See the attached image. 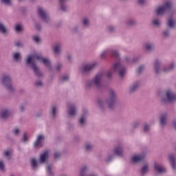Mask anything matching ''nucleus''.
<instances>
[{
  "instance_id": "nucleus-63",
  "label": "nucleus",
  "mask_w": 176,
  "mask_h": 176,
  "mask_svg": "<svg viewBox=\"0 0 176 176\" xmlns=\"http://www.w3.org/2000/svg\"><path fill=\"white\" fill-rule=\"evenodd\" d=\"M15 30H16V32H20L22 31L23 28L20 25H16Z\"/></svg>"
},
{
  "instance_id": "nucleus-22",
  "label": "nucleus",
  "mask_w": 176,
  "mask_h": 176,
  "mask_svg": "<svg viewBox=\"0 0 176 176\" xmlns=\"http://www.w3.org/2000/svg\"><path fill=\"white\" fill-rule=\"evenodd\" d=\"M67 0H58L59 8L61 12H67L68 7L67 6Z\"/></svg>"
},
{
  "instance_id": "nucleus-50",
  "label": "nucleus",
  "mask_w": 176,
  "mask_h": 176,
  "mask_svg": "<svg viewBox=\"0 0 176 176\" xmlns=\"http://www.w3.org/2000/svg\"><path fill=\"white\" fill-rule=\"evenodd\" d=\"M98 104L100 107V109H101L102 111H105V104H104V102H102V100H99L98 101Z\"/></svg>"
},
{
  "instance_id": "nucleus-62",
  "label": "nucleus",
  "mask_w": 176,
  "mask_h": 176,
  "mask_svg": "<svg viewBox=\"0 0 176 176\" xmlns=\"http://www.w3.org/2000/svg\"><path fill=\"white\" fill-rule=\"evenodd\" d=\"M0 171H5V163L3 161H0Z\"/></svg>"
},
{
  "instance_id": "nucleus-45",
  "label": "nucleus",
  "mask_w": 176,
  "mask_h": 176,
  "mask_svg": "<svg viewBox=\"0 0 176 176\" xmlns=\"http://www.w3.org/2000/svg\"><path fill=\"white\" fill-rule=\"evenodd\" d=\"M52 19L50 18V14L47 12H45V24H51Z\"/></svg>"
},
{
  "instance_id": "nucleus-43",
  "label": "nucleus",
  "mask_w": 176,
  "mask_h": 176,
  "mask_svg": "<svg viewBox=\"0 0 176 176\" xmlns=\"http://www.w3.org/2000/svg\"><path fill=\"white\" fill-rule=\"evenodd\" d=\"M30 138H28V134L27 133V132L23 133L21 140V142H24L25 144H27Z\"/></svg>"
},
{
  "instance_id": "nucleus-21",
  "label": "nucleus",
  "mask_w": 176,
  "mask_h": 176,
  "mask_svg": "<svg viewBox=\"0 0 176 176\" xmlns=\"http://www.w3.org/2000/svg\"><path fill=\"white\" fill-rule=\"evenodd\" d=\"M175 65L176 64L175 62H171L168 64V65L164 67L162 71L164 72V74L171 72L175 69Z\"/></svg>"
},
{
  "instance_id": "nucleus-28",
  "label": "nucleus",
  "mask_w": 176,
  "mask_h": 176,
  "mask_svg": "<svg viewBox=\"0 0 176 176\" xmlns=\"http://www.w3.org/2000/svg\"><path fill=\"white\" fill-rule=\"evenodd\" d=\"M0 32L1 34H3V35H8L9 34V30H8V28L5 26V24L3 23L0 22Z\"/></svg>"
},
{
  "instance_id": "nucleus-23",
  "label": "nucleus",
  "mask_w": 176,
  "mask_h": 176,
  "mask_svg": "<svg viewBox=\"0 0 176 176\" xmlns=\"http://www.w3.org/2000/svg\"><path fill=\"white\" fill-rule=\"evenodd\" d=\"M154 168L160 173V174H163V173H166V168L162 165H160V164L157 162H155L154 164Z\"/></svg>"
},
{
  "instance_id": "nucleus-39",
  "label": "nucleus",
  "mask_w": 176,
  "mask_h": 176,
  "mask_svg": "<svg viewBox=\"0 0 176 176\" xmlns=\"http://www.w3.org/2000/svg\"><path fill=\"white\" fill-rule=\"evenodd\" d=\"M151 24L154 25V27H160V25H162V21L159 18H154L151 22Z\"/></svg>"
},
{
  "instance_id": "nucleus-15",
  "label": "nucleus",
  "mask_w": 176,
  "mask_h": 176,
  "mask_svg": "<svg viewBox=\"0 0 176 176\" xmlns=\"http://www.w3.org/2000/svg\"><path fill=\"white\" fill-rule=\"evenodd\" d=\"M168 160L173 171H176V155L175 153H169L168 155Z\"/></svg>"
},
{
  "instance_id": "nucleus-4",
  "label": "nucleus",
  "mask_w": 176,
  "mask_h": 176,
  "mask_svg": "<svg viewBox=\"0 0 176 176\" xmlns=\"http://www.w3.org/2000/svg\"><path fill=\"white\" fill-rule=\"evenodd\" d=\"M162 102L164 105L168 102H176V94L171 89L165 91V98H162Z\"/></svg>"
},
{
  "instance_id": "nucleus-9",
  "label": "nucleus",
  "mask_w": 176,
  "mask_h": 176,
  "mask_svg": "<svg viewBox=\"0 0 176 176\" xmlns=\"http://www.w3.org/2000/svg\"><path fill=\"white\" fill-rule=\"evenodd\" d=\"M52 52L54 57H60L63 54V43L57 41L52 47Z\"/></svg>"
},
{
  "instance_id": "nucleus-61",
  "label": "nucleus",
  "mask_w": 176,
  "mask_h": 176,
  "mask_svg": "<svg viewBox=\"0 0 176 176\" xmlns=\"http://www.w3.org/2000/svg\"><path fill=\"white\" fill-rule=\"evenodd\" d=\"M14 46L15 47H23V44L20 41H15L14 43Z\"/></svg>"
},
{
  "instance_id": "nucleus-6",
  "label": "nucleus",
  "mask_w": 176,
  "mask_h": 176,
  "mask_svg": "<svg viewBox=\"0 0 176 176\" xmlns=\"http://www.w3.org/2000/svg\"><path fill=\"white\" fill-rule=\"evenodd\" d=\"M98 67V62H94L92 63L85 64L81 68V72L84 75H87L94 70L95 68Z\"/></svg>"
},
{
  "instance_id": "nucleus-3",
  "label": "nucleus",
  "mask_w": 176,
  "mask_h": 176,
  "mask_svg": "<svg viewBox=\"0 0 176 176\" xmlns=\"http://www.w3.org/2000/svg\"><path fill=\"white\" fill-rule=\"evenodd\" d=\"M118 94L113 89H110L107 97L104 100V104L108 109L113 111L118 107Z\"/></svg>"
},
{
  "instance_id": "nucleus-1",
  "label": "nucleus",
  "mask_w": 176,
  "mask_h": 176,
  "mask_svg": "<svg viewBox=\"0 0 176 176\" xmlns=\"http://www.w3.org/2000/svg\"><path fill=\"white\" fill-rule=\"evenodd\" d=\"M34 60H39L45 64V59L43 57H41V55H34V56H28L25 59V64L28 67H30L31 69H32L35 76L37 78H42L43 76V74L41 72V69L36 66V63Z\"/></svg>"
},
{
  "instance_id": "nucleus-46",
  "label": "nucleus",
  "mask_w": 176,
  "mask_h": 176,
  "mask_svg": "<svg viewBox=\"0 0 176 176\" xmlns=\"http://www.w3.org/2000/svg\"><path fill=\"white\" fill-rule=\"evenodd\" d=\"M163 38H170V28H167L165 30L162 31Z\"/></svg>"
},
{
  "instance_id": "nucleus-29",
  "label": "nucleus",
  "mask_w": 176,
  "mask_h": 176,
  "mask_svg": "<svg viewBox=\"0 0 176 176\" xmlns=\"http://www.w3.org/2000/svg\"><path fill=\"white\" fill-rule=\"evenodd\" d=\"M45 137L42 135H39L37 138L36 141L34 144V148H38V146H41L42 144V140H44Z\"/></svg>"
},
{
  "instance_id": "nucleus-56",
  "label": "nucleus",
  "mask_w": 176,
  "mask_h": 176,
  "mask_svg": "<svg viewBox=\"0 0 176 176\" xmlns=\"http://www.w3.org/2000/svg\"><path fill=\"white\" fill-rule=\"evenodd\" d=\"M56 70L58 72H60V71H61V69H63V63H57L56 65Z\"/></svg>"
},
{
  "instance_id": "nucleus-52",
  "label": "nucleus",
  "mask_w": 176,
  "mask_h": 176,
  "mask_svg": "<svg viewBox=\"0 0 176 176\" xmlns=\"http://www.w3.org/2000/svg\"><path fill=\"white\" fill-rule=\"evenodd\" d=\"M20 129H19L18 128H14L12 130V134L15 136V137H20Z\"/></svg>"
},
{
  "instance_id": "nucleus-17",
  "label": "nucleus",
  "mask_w": 176,
  "mask_h": 176,
  "mask_svg": "<svg viewBox=\"0 0 176 176\" xmlns=\"http://www.w3.org/2000/svg\"><path fill=\"white\" fill-rule=\"evenodd\" d=\"M13 82V80L10 78V76L4 74L1 77V84L5 87L8 85H10V83Z\"/></svg>"
},
{
  "instance_id": "nucleus-34",
  "label": "nucleus",
  "mask_w": 176,
  "mask_h": 176,
  "mask_svg": "<svg viewBox=\"0 0 176 176\" xmlns=\"http://www.w3.org/2000/svg\"><path fill=\"white\" fill-rule=\"evenodd\" d=\"M142 131L144 133V134H149V132L151 131V124L145 123L143 126Z\"/></svg>"
},
{
  "instance_id": "nucleus-18",
  "label": "nucleus",
  "mask_w": 176,
  "mask_h": 176,
  "mask_svg": "<svg viewBox=\"0 0 176 176\" xmlns=\"http://www.w3.org/2000/svg\"><path fill=\"white\" fill-rule=\"evenodd\" d=\"M46 166V173L48 176H54V172L53 171V162H48L45 163Z\"/></svg>"
},
{
  "instance_id": "nucleus-58",
  "label": "nucleus",
  "mask_w": 176,
  "mask_h": 176,
  "mask_svg": "<svg viewBox=\"0 0 176 176\" xmlns=\"http://www.w3.org/2000/svg\"><path fill=\"white\" fill-rule=\"evenodd\" d=\"M137 3L139 6H145L146 4V0H138Z\"/></svg>"
},
{
  "instance_id": "nucleus-16",
  "label": "nucleus",
  "mask_w": 176,
  "mask_h": 176,
  "mask_svg": "<svg viewBox=\"0 0 176 176\" xmlns=\"http://www.w3.org/2000/svg\"><path fill=\"white\" fill-rule=\"evenodd\" d=\"M10 118V110L8 108H3L0 110V119L6 120Z\"/></svg>"
},
{
  "instance_id": "nucleus-36",
  "label": "nucleus",
  "mask_w": 176,
  "mask_h": 176,
  "mask_svg": "<svg viewBox=\"0 0 176 176\" xmlns=\"http://www.w3.org/2000/svg\"><path fill=\"white\" fill-rule=\"evenodd\" d=\"M34 86L37 89H42L45 86V84L43 83V79L42 80H37L34 82Z\"/></svg>"
},
{
  "instance_id": "nucleus-60",
  "label": "nucleus",
  "mask_w": 176,
  "mask_h": 176,
  "mask_svg": "<svg viewBox=\"0 0 176 176\" xmlns=\"http://www.w3.org/2000/svg\"><path fill=\"white\" fill-rule=\"evenodd\" d=\"M1 3H4V5H8L10 6L12 5V1L10 0H1Z\"/></svg>"
},
{
  "instance_id": "nucleus-12",
  "label": "nucleus",
  "mask_w": 176,
  "mask_h": 176,
  "mask_svg": "<svg viewBox=\"0 0 176 176\" xmlns=\"http://www.w3.org/2000/svg\"><path fill=\"white\" fill-rule=\"evenodd\" d=\"M160 127L161 129H164L167 126L168 122V114L167 113H164L160 116Z\"/></svg>"
},
{
  "instance_id": "nucleus-26",
  "label": "nucleus",
  "mask_w": 176,
  "mask_h": 176,
  "mask_svg": "<svg viewBox=\"0 0 176 176\" xmlns=\"http://www.w3.org/2000/svg\"><path fill=\"white\" fill-rule=\"evenodd\" d=\"M81 24L84 28H89V27H90V19L84 17L81 21Z\"/></svg>"
},
{
  "instance_id": "nucleus-33",
  "label": "nucleus",
  "mask_w": 176,
  "mask_h": 176,
  "mask_svg": "<svg viewBox=\"0 0 176 176\" xmlns=\"http://www.w3.org/2000/svg\"><path fill=\"white\" fill-rule=\"evenodd\" d=\"M52 154V151L47 148L45 150V163H47L50 161V155Z\"/></svg>"
},
{
  "instance_id": "nucleus-8",
  "label": "nucleus",
  "mask_w": 176,
  "mask_h": 176,
  "mask_svg": "<svg viewBox=\"0 0 176 176\" xmlns=\"http://www.w3.org/2000/svg\"><path fill=\"white\" fill-rule=\"evenodd\" d=\"M113 71L118 72L120 78H123L126 75V67L120 63V62H116L113 65Z\"/></svg>"
},
{
  "instance_id": "nucleus-5",
  "label": "nucleus",
  "mask_w": 176,
  "mask_h": 176,
  "mask_svg": "<svg viewBox=\"0 0 176 176\" xmlns=\"http://www.w3.org/2000/svg\"><path fill=\"white\" fill-rule=\"evenodd\" d=\"M172 7L173 3H171V1H166L162 6H159L155 10V13L156 14H157V16H163V14H164V13H166V12H170Z\"/></svg>"
},
{
  "instance_id": "nucleus-19",
  "label": "nucleus",
  "mask_w": 176,
  "mask_h": 176,
  "mask_svg": "<svg viewBox=\"0 0 176 176\" xmlns=\"http://www.w3.org/2000/svg\"><path fill=\"white\" fill-rule=\"evenodd\" d=\"M45 69L48 72L53 71V65L52 64V59L48 57L45 58Z\"/></svg>"
},
{
  "instance_id": "nucleus-7",
  "label": "nucleus",
  "mask_w": 176,
  "mask_h": 176,
  "mask_svg": "<svg viewBox=\"0 0 176 176\" xmlns=\"http://www.w3.org/2000/svg\"><path fill=\"white\" fill-rule=\"evenodd\" d=\"M45 164V152L40 155V157L36 161V159L32 158L30 161V164L32 170H38V167H39L40 164Z\"/></svg>"
},
{
  "instance_id": "nucleus-24",
  "label": "nucleus",
  "mask_w": 176,
  "mask_h": 176,
  "mask_svg": "<svg viewBox=\"0 0 176 176\" xmlns=\"http://www.w3.org/2000/svg\"><path fill=\"white\" fill-rule=\"evenodd\" d=\"M125 24L127 27H135L137 25V21L133 18H128L125 21Z\"/></svg>"
},
{
  "instance_id": "nucleus-55",
  "label": "nucleus",
  "mask_w": 176,
  "mask_h": 176,
  "mask_svg": "<svg viewBox=\"0 0 176 176\" xmlns=\"http://www.w3.org/2000/svg\"><path fill=\"white\" fill-rule=\"evenodd\" d=\"M114 157L115 155L113 154L108 155V157L105 160L106 163H110V162H112Z\"/></svg>"
},
{
  "instance_id": "nucleus-37",
  "label": "nucleus",
  "mask_w": 176,
  "mask_h": 176,
  "mask_svg": "<svg viewBox=\"0 0 176 176\" xmlns=\"http://www.w3.org/2000/svg\"><path fill=\"white\" fill-rule=\"evenodd\" d=\"M110 55L116 58H120V54L118 50H110Z\"/></svg>"
},
{
  "instance_id": "nucleus-20",
  "label": "nucleus",
  "mask_w": 176,
  "mask_h": 176,
  "mask_svg": "<svg viewBox=\"0 0 176 176\" xmlns=\"http://www.w3.org/2000/svg\"><path fill=\"white\" fill-rule=\"evenodd\" d=\"M94 150V144L91 142H86L84 144V151L87 153H90Z\"/></svg>"
},
{
  "instance_id": "nucleus-25",
  "label": "nucleus",
  "mask_w": 176,
  "mask_h": 176,
  "mask_svg": "<svg viewBox=\"0 0 176 176\" xmlns=\"http://www.w3.org/2000/svg\"><path fill=\"white\" fill-rule=\"evenodd\" d=\"M144 49L147 52H153L155 50V44L153 43L147 42L144 44Z\"/></svg>"
},
{
  "instance_id": "nucleus-38",
  "label": "nucleus",
  "mask_w": 176,
  "mask_h": 176,
  "mask_svg": "<svg viewBox=\"0 0 176 176\" xmlns=\"http://www.w3.org/2000/svg\"><path fill=\"white\" fill-rule=\"evenodd\" d=\"M38 17H40V19H41V20H43V21H45V11L43 10V9H42V8L39 7L38 8Z\"/></svg>"
},
{
  "instance_id": "nucleus-64",
  "label": "nucleus",
  "mask_w": 176,
  "mask_h": 176,
  "mask_svg": "<svg viewBox=\"0 0 176 176\" xmlns=\"http://www.w3.org/2000/svg\"><path fill=\"white\" fill-rule=\"evenodd\" d=\"M67 58L69 63H72V55H71L70 54H68L67 56Z\"/></svg>"
},
{
  "instance_id": "nucleus-32",
  "label": "nucleus",
  "mask_w": 176,
  "mask_h": 176,
  "mask_svg": "<svg viewBox=\"0 0 176 176\" xmlns=\"http://www.w3.org/2000/svg\"><path fill=\"white\" fill-rule=\"evenodd\" d=\"M175 24L176 22L175 20H173L172 18H170L167 22H166V27L168 28H171L173 30H175Z\"/></svg>"
},
{
  "instance_id": "nucleus-10",
  "label": "nucleus",
  "mask_w": 176,
  "mask_h": 176,
  "mask_svg": "<svg viewBox=\"0 0 176 176\" xmlns=\"http://www.w3.org/2000/svg\"><path fill=\"white\" fill-rule=\"evenodd\" d=\"M145 162V155L144 154H133L131 158V164H138Z\"/></svg>"
},
{
  "instance_id": "nucleus-53",
  "label": "nucleus",
  "mask_w": 176,
  "mask_h": 176,
  "mask_svg": "<svg viewBox=\"0 0 176 176\" xmlns=\"http://www.w3.org/2000/svg\"><path fill=\"white\" fill-rule=\"evenodd\" d=\"M144 69H145V65H140L137 71L138 75H141V74L144 72Z\"/></svg>"
},
{
  "instance_id": "nucleus-2",
  "label": "nucleus",
  "mask_w": 176,
  "mask_h": 176,
  "mask_svg": "<svg viewBox=\"0 0 176 176\" xmlns=\"http://www.w3.org/2000/svg\"><path fill=\"white\" fill-rule=\"evenodd\" d=\"M104 78V72H99L91 79L86 80L85 87L86 90H91V89H101L102 86V79Z\"/></svg>"
},
{
  "instance_id": "nucleus-41",
  "label": "nucleus",
  "mask_w": 176,
  "mask_h": 176,
  "mask_svg": "<svg viewBox=\"0 0 176 176\" xmlns=\"http://www.w3.org/2000/svg\"><path fill=\"white\" fill-rule=\"evenodd\" d=\"M148 168L149 165H148V164H146L144 166H143L141 168V175H145V174H147Z\"/></svg>"
},
{
  "instance_id": "nucleus-54",
  "label": "nucleus",
  "mask_w": 176,
  "mask_h": 176,
  "mask_svg": "<svg viewBox=\"0 0 176 176\" xmlns=\"http://www.w3.org/2000/svg\"><path fill=\"white\" fill-rule=\"evenodd\" d=\"M80 28V26L79 25H77L76 26H74L72 29V32L73 34H78V32H79V30Z\"/></svg>"
},
{
  "instance_id": "nucleus-13",
  "label": "nucleus",
  "mask_w": 176,
  "mask_h": 176,
  "mask_svg": "<svg viewBox=\"0 0 176 176\" xmlns=\"http://www.w3.org/2000/svg\"><path fill=\"white\" fill-rule=\"evenodd\" d=\"M153 71L156 75H160L163 72V69H162V61L159 59H156L153 63Z\"/></svg>"
},
{
  "instance_id": "nucleus-51",
  "label": "nucleus",
  "mask_w": 176,
  "mask_h": 176,
  "mask_svg": "<svg viewBox=\"0 0 176 176\" xmlns=\"http://www.w3.org/2000/svg\"><path fill=\"white\" fill-rule=\"evenodd\" d=\"M108 54H111V50H105L100 54V57L102 58H104L105 56H108Z\"/></svg>"
},
{
  "instance_id": "nucleus-49",
  "label": "nucleus",
  "mask_w": 176,
  "mask_h": 176,
  "mask_svg": "<svg viewBox=\"0 0 176 176\" xmlns=\"http://www.w3.org/2000/svg\"><path fill=\"white\" fill-rule=\"evenodd\" d=\"M61 158V152L55 151L54 153V160H58V159Z\"/></svg>"
},
{
  "instance_id": "nucleus-42",
  "label": "nucleus",
  "mask_w": 176,
  "mask_h": 176,
  "mask_svg": "<svg viewBox=\"0 0 176 176\" xmlns=\"http://www.w3.org/2000/svg\"><path fill=\"white\" fill-rule=\"evenodd\" d=\"M12 151L6 150L3 152V157L8 159V160H12Z\"/></svg>"
},
{
  "instance_id": "nucleus-14",
  "label": "nucleus",
  "mask_w": 176,
  "mask_h": 176,
  "mask_svg": "<svg viewBox=\"0 0 176 176\" xmlns=\"http://www.w3.org/2000/svg\"><path fill=\"white\" fill-rule=\"evenodd\" d=\"M67 110L69 116L75 117L76 116V111L78 109L76 108V105L74 103H68L67 104Z\"/></svg>"
},
{
  "instance_id": "nucleus-48",
  "label": "nucleus",
  "mask_w": 176,
  "mask_h": 176,
  "mask_svg": "<svg viewBox=\"0 0 176 176\" xmlns=\"http://www.w3.org/2000/svg\"><path fill=\"white\" fill-rule=\"evenodd\" d=\"M140 124H141V122L138 120L133 122L132 124V129L135 130V129H138V127H140Z\"/></svg>"
},
{
  "instance_id": "nucleus-47",
  "label": "nucleus",
  "mask_w": 176,
  "mask_h": 176,
  "mask_svg": "<svg viewBox=\"0 0 176 176\" xmlns=\"http://www.w3.org/2000/svg\"><path fill=\"white\" fill-rule=\"evenodd\" d=\"M32 40L33 41V42H34V43H36L37 45H39V43H41V37H39L38 36H33L32 37Z\"/></svg>"
},
{
  "instance_id": "nucleus-31",
  "label": "nucleus",
  "mask_w": 176,
  "mask_h": 176,
  "mask_svg": "<svg viewBox=\"0 0 176 176\" xmlns=\"http://www.w3.org/2000/svg\"><path fill=\"white\" fill-rule=\"evenodd\" d=\"M114 153L117 156L122 157V156H123V147H122V146L116 147L114 149Z\"/></svg>"
},
{
  "instance_id": "nucleus-27",
  "label": "nucleus",
  "mask_w": 176,
  "mask_h": 176,
  "mask_svg": "<svg viewBox=\"0 0 176 176\" xmlns=\"http://www.w3.org/2000/svg\"><path fill=\"white\" fill-rule=\"evenodd\" d=\"M5 89H6V90L8 91V93H15L16 91V87H14V85H13V82H11L10 84H8V85H6V87H4Z\"/></svg>"
},
{
  "instance_id": "nucleus-44",
  "label": "nucleus",
  "mask_w": 176,
  "mask_h": 176,
  "mask_svg": "<svg viewBox=\"0 0 176 176\" xmlns=\"http://www.w3.org/2000/svg\"><path fill=\"white\" fill-rule=\"evenodd\" d=\"M58 112V109H57V106H54L52 107V119H55L57 118V113Z\"/></svg>"
},
{
  "instance_id": "nucleus-57",
  "label": "nucleus",
  "mask_w": 176,
  "mask_h": 176,
  "mask_svg": "<svg viewBox=\"0 0 176 176\" xmlns=\"http://www.w3.org/2000/svg\"><path fill=\"white\" fill-rule=\"evenodd\" d=\"M107 31L108 32H110V33L115 32V31H116V28L112 25L108 26Z\"/></svg>"
},
{
  "instance_id": "nucleus-59",
  "label": "nucleus",
  "mask_w": 176,
  "mask_h": 176,
  "mask_svg": "<svg viewBox=\"0 0 176 176\" xmlns=\"http://www.w3.org/2000/svg\"><path fill=\"white\" fill-rule=\"evenodd\" d=\"M60 80L61 82H68L69 80V75L63 76Z\"/></svg>"
},
{
  "instance_id": "nucleus-40",
  "label": "nucleus",
  "mask_w": 176,
  "mask_h": 176,
  "mask_svg": "<svg viewBox=\"0 0 176 176\" xmlns=\"http://www.w3.org/2000/svg\"><path fill=\"white\" fill-rule=\"evenodd\" d=\"M89 170H90V168H89V166H84L81 170H80V176H86V174H87V172L89 171Z\"/></svg>"
},
{
  "instance_id": "nucleus-11",
  "label": "nucleus",
  "mask_w": 176,
  "mask_h": 176,
  "mask_svg": "<svg viewBox=\"0 0 176 176\" xmlns=\"http://www.w3.org/2000/svg\"><path fill=\"white\" fill-rule=\"evenodd\" d=\"M87 115H89V111L84 110L78 121L80 127H85L87 124Z\"/></svg>"
},
{
  "instance_id": "nucleus-35",
  "label": "nucleus",
  "mask_w": 176,
  "mask_h": 176,
  "mask_svg": "<svg viewBox=\"0 0 176 176\" xmlns=\"http://www.w3.org/2000/svg\"><path fill=\"white\" fill-rule=\"evenodd\" d=\"M12 58L14 61H15L16 63H19L21 61V54H20V53L19 52H15L12 54Z\"/></svg>"
},
{
  "instance_id": "nucleus-30",
  "label": "nucleus",
  "mask_w": 176,
  "mask_h": 176,
  "mask_svg": "<svg viewBox=\"0 0 176 176\" xmlns=\"http://www.w3.org/2000/svg\"><path fill=\"white\" fill-rule=\"evenodd\" d=\"M138 87H140V82L139 81H135L133 83L131 87H130L129 92L130 93H134L135 91H137L138 89Z\"/></svg>"
}]
</instances>
